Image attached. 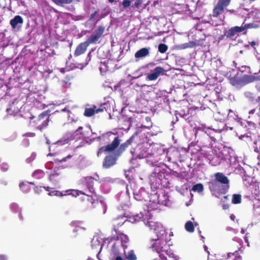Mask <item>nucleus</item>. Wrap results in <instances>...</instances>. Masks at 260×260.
<instances>
[{"mask_svg":"<svg viewBox=\"0 0 260 260\" xmlns=\"http://www.w3.org/2000/svg\"><path fill=\"white\" fill-rule=\"evenodd\" d=\"M114 136V134H113L111 132H109L101 136L98 137L97 138V139H99L100 140H104L105 141L107 139H109L110 137H112Z\"/></svg>","mask_w":260,"mask_h":260,"instance_id":"33","label":"nucleus"},{"mask_svg":"<svg viewBox=\"0 0 260 260\" xmlns=\"http://www.w3.org/2000/svg\"><path fill=\"white\" fill-rule=\"evenodd\" d=\"M71 157H72V155H68L67 157H65L63 158H62V159H61V160H58V159H57L56 160H55V162H56V161H59V162L66 161L67 160V159H68V158H71Z\"/></svg>","mask_w":260,"mask_h":260,"instance_id":"54","label":"nucleus"},{"mask_svg":"<svg viewBox=\"0 0 260 260\" xmlns=\"http://www.w3.org/2000/svg\"><path fill=\"white\" fill-rule=\"evenodd\" d=\"M165 72V70L160 67H157L154 69L153 72L147 75L146 78L150 81L156 80L159 76L163 75Z\"/></svg>","mask_w":260,"mask_h":260,"instance_id":"14","label":"nucleus"},{"mask_svg":"<svg viewBox=\"0 0 260 260\" xmlns=\"http://www.w3.org/2000/svg\"><path fill=\"white\" fill-rule=\"evenodd\" d=\"M97 15H98V12L96 11L94 12L93 14H92L91 15L90 19V20L93 19Z\"/></svg>","mask_w":260,"mask_h":260,"instance_id":"58","label":"nucleus"},{"mask_svg":"<svg viewBox=\"0 0 260 260\" xmlns=\"http://www.w3.org/2000/svg\"><path fill=\"white\" fill-rule=\"evenodd\" d=\"M104 109L103 108H96L95 106L92 108H85L84 115L86 117H90L94 114V113H98L99 112H103Z\"/></svg>","mask_w":260,"mask_h":260,"instance_id":"19","label":"nucleus"},{"mask_svg":"<svg viewBox=\"0 0 260 260\" xmlns=\"http://www.w3.org/2000/svg\"><path fill=\"white\" fill-rule=\"evenodd\" d=\"M255 88L258 91H260V82H258L256 83Z\"/></svg>","mask_w":260,"mask_h":260,"instance_id":"62","label":"nucleus"},{"mask_svg":"<svg viewBox=\"0 0 260 260\" xmlns=\"http://www.w3.org/2000/svg\"><path fill=\"white\" fill-rule=\"evenodd\" d=\"M77 120L71 119H70V117L68 119V122H67V124L70 125H71L72 124H75L76 123Z\"/></svg>","mask_w":260,"mask_h":260,"instance_id":"51","label":"nucleus"},{"mask_svg":"<svg viewBox=\"0 0 260 260\" xmlns=\"http://www.w3.org/2000/svg\"><path fill=\"white\" fill-rule=\"evenodd\" d=\"M148 219H147V220ZM144 223L147 226L149 227L150 230H153L155 232L157 236H159V235H160V237L161 238L162 236L166 235L165 230L161 224L153 221L148 220L147 222L145 220Z\"/></svg>","mask_w":260,"mask_h":260,"instance_id":"9","label":"nucleus"},{"mask_svg":"<svg viewBox=\"0 0 260 260\" xmlns=\"http://www.w3.org/2000/svg\"><path fill=\"white\" fill-rule=\"evenodd\" d=\"M23 23V19L20 16L17 15V24L19 23Z\"/></svg>","mask_w":260,"mask_h":260,"instance_id":"57","label":"nucleus"},{"mask_svg":"<svg viewBox=\"0 0 260 260\" xmlns=\"http://www.w3.org/2000/svg\"><path fill=\"white\" fill-rule=\"evenodd\" d=\"M137 150H131V153L133 154L135 153L136 155L140 159L146 158L148 164L156 166L159 158L156 152V148L154 146L146 143L139 144Z\"/></svg>","mask_w":260,"mask_h":260,"instance_id":"1","label":"nucleus"},{"mask_svg":"<svg viewBox=\"0 0 260 260\" xmlns=\"http://www.w3.org/2000/svg\"><path fill=\"white\" fill-rule=\"evenodd\" d=\"M168 46L165 44H160L158 46V51L161 53L166 52Z\"/></svg>","mask_w":260,"mask_h":260,"instance_id":"37","label":"nucleus"},{"mask_svg":"<svg viewBox=\"0 0 260 260\" xmlns=\"http://www.w3.org/2000/svg\"><path fill=\"white\" fill-rule=\"evenodd\" d=\"M135 138V136L133 135L125 143L121 144L116 150V154L117 155H120L125 150V148L132 144Z\"/></svg>","mask_w":260,"mask_h":260,"instance_id":"16","label":"nucleus"},{"mask_svg":"<svg viewBox=\"0 0 260 260\" xmlns=\"http://www.w3.org/2000/svg\"><path fill=\"white\" fill-rule=\"evenodd\" d=\"M82 128H83L82 126H79L78 129L73 133H67L64 137L56 142L55 143H53L51 146H49V151H51L52 149L54 150V148L55 147L63 145L68 143L70 140L81 139L82 137L84 136V134H83L81 132Z\"/></svg>","mask_w":260,"mask_h":260,"instance_id":"2","label":"nucleus"},{"mask_svg":"<svg viewBox=\"0 0 260 260\" xmlns=\"http://www.w3.org/2000/svg\"><path fill=\"white\" fill-rule=\"evenodd\" d=\"M25 136L30 137H33L35 136V134L34 133H28L25 134Z\"/></svg>","mask_w":260,"mask_h":260,"instance_id":"60","label":"nucleus"},{"mask_svg":"<svg viewBox=\"0 0 260 260\" xmlns=\"http://www.w3.org/2000/svg\"><path fill=\"white\" fill-rule=\"evenodd\" d=\"M164 176L163 170L160 169V166H156L149 177L150 185L157 187L161 184V180Z\"/></svg>","mask_w":260,"mask_h":260,"instance_id":"5","label":"nucleus"},{"mask_svg":"<svg viewBox=\"0 0 260 260\" xmlns=\"http://www.w3.org/2000/svg\"><path fill=\"white\" fill-rule=\"evenodd\" d=\"M121 240V245L123 247V248L124 249L127 246L125 245L128 241V237L123 234H118L116 238L114 237H112L110 238V240Z\"/></svg>","mask_w":260,"mask_h":260,"instance_id":"22","label":"nucleus"},{"mask_svg":"<svg viewBox=\"0 0 260 260\" xmlns=\"http://www.w3.org/2000/svg\"><path fill=\"white\" fill-rule=\"evenodd\" d=\"M87 196H88L89 198L88 199V201L89 202H91V203H95V202H92V200H95L94 199H93V197L92 195H90L89 194H86Z\"/></svg>","mask_w":260,"mask_h":260,"instance_id":"56","label":"nucleus"},{"mask_svg":"<svg viewBox=\"0 0 260 260\" xmlns=\"http://www.w3.org/2000/svg\"><path fill=\"white\" fill-rule=\"evenodd\" d=\"M245 95L246 98L252 101L254 99L253 94L250 92L247 91L245 93Z\"/></svg>","mask_w":260,"mask_h":260,"instance_id":"44","label":"nucleus"},{"mask_svg":"<svg viewBox=\"0 0 260 260\" xmlns=\"http://www.w3.org/2000/svg\"><path fill=\"white\" fill-rule=\"evenodd\" d=\"M36 155L35 153H32L30 157L26 159L27 162L29 163L34 160L36 157Z\"/></svg>","mask_w":260,"mask_h":260,"instance_id":"50","label":"nucleus"},{"mask_svg":"<svg viewBox=\"0 0 260 260\" xmlns=\"http://www.w3.org/2000/svg\"><path fill=\"white\" fill-rule=\"evenodd\" d=\"M10 24L13 28L16 27V16L10 21Z\"/></svg>","mask_w":260,"mask_h":260,"instance_id":"46","label":"nucleus"},{"mask_svg":"<svg viewBox=\"0 0 260 260\" xmlns=\"http://www.w3.org/2000/svg\"><path fill=\"white\" fill-rule=\"evenodd\" d=\"M131 4V1L130 0H123L122 3V5L124 8H128L130 6Z\"/></svg>","mask_w":260,"mask_h":260,"instance_id":"42","label":"nucleus"},{"mask_svg":"<svg viewBox=\"0 0 260 260\" xmlns=\"http://www.w3.org/2000/svg\"><path fill=\"white\" fill-rule=\"evenodd\" d=\"M0 260H7V257L4 255H0Z\"/></svg>","mask_w":260,"mask_h":260,"instance_id":"63","label":"nucleus"},{"mask_svg":"<svg viewBox=\"0 0 260 260\" xmlns=\"http://www.w3.org/2000/svg\"><path fill=\"white\" fill-rule=\"evenodd\" d=\"M210 163L211 165L216 166L220 164V161L218 157L214 156L213 157L212 160H210Z\"/></svg>","mask_w":260,"mask_h":260,"instance_id":"38","label":"nucleus"},{"mask_svg":"<svg viewBox=\"0 0 260 260\" xmlns=\"http://www.w3.org/2000/svg\"><path fill=\"white\" fill-rule=\"evenodd\" d=\"M242 80L245 83L248 84L251 82H254V76L253 75H244L243 77Z\"/></svg>","mask_w":260,"mask_h":260,"instance_id":"30","label":"nucleus"},{"mask_svg":"<svg viewBox=\"0 0 260 260\" xmlns=\"http://www.w3.org/2000/svg\"><path fill=\"white\" fill-rule=\"evenodd\" d=\"M52 1L57 5L70 4L72 2V0H52Z\"/></svg>","mask_w":260,"mask_h":260,"instance_id":"39","label":"nucleus"},{"mask_svg":"<svg viewBox=\"0 0 260 260\" xmlns=\"http://www.w3.org/2000/svg\"><path fill=\"white\" fill-rule=\"evenodd\" d=\"M126 257L128 260H136L137 257L133 251H131L126 254Z\"/></svg>","mask_w":260,"mask_h":260,"instance_id":"36","label":"nucleus"},{"mask_svg":"<svg viewBox=\"0 0 260 260\" xmlns=\"http://www.w3.org/2000/svg\"><path fill=\"white\" fill-rule=\"evenodd\" d=\"M151 200H153V201L152 204L150 205L153 207V209L157 208V207H155V205L156 203L162 204L166 206H170L172 204L170 197L168 193H166L165 192L162 193L161 194L159 195H157L156 194L151 195L150 202L152 201Z\"/></svg>","mask_w":260,"mask_h":260,"instance_id":"4","label":"nucleus"},{"mask_svg":"<svg viewBox=\"0 0 260 260\" xmlns=\"http://www.w3.org/2000/svg\"><path fill=\"white\" fill-rule=\"evenodd\" d=\"M89 45V44L86 41L84 42L80 43L77 47L74 53V55L77 56L83 54L86 51Z\"/></svg>","mask_w":260,"mask_h":260,"instance_id":"15","label":"nucleus"},{"mask_svg":"<svg viewBox=\"0 0 260 260\" xmlns=\"http://www.w3.org/2000/svg\"><path fill=\"white\" fill-rule=\"evenodd\" d=\"M16 107L15 105L14 101L10 104L9 105V107L7 108L6 109V111L7 112L8 115H13L15 116L16 115Z\"/></svg>","mask_w":260,"mask_h":260,"instance_id":"26","label":"nucleus"},{"mask_svg":"<svg viewBox=\"0 0 260 260\" xmlns=\"http://www.w3.org/2000/svg\"><path fill=\"white\" fill-rule=\"evenodd\" d=\"M96 203L98 206H100L103 208V212L104 214H105L106 212L107 207H106V205H105V204L104 203V202L102 201H101L100 202H99L98 201H96Z\"/></svg>","mask_w":260,"mask_h":260,"instance_id":"41","label":"nucleus"},{"mask_svg":"<svg viewBox=\"0 0 260 260\" xmlns=\"http://www.w3.org/2000/svg\"><path fill=\"white\" fill-rule=\"evenodd\" d=\"M146 213L147 215H145V216L142 213L133 215L130 217L129 221L132 223H135L140 221L141 219H144V221L147 219H150L149 212H147Z\"/></svg>","mask_w":260,"mask_h":260,"instance_id":"17","label":"nucleus"},{"mask_svg":"<svg viewBox=\"0 0 260 260\" xmlns=\"http://www.w3.org/2000/svg\"><path fill=\"white\" fill-rule=\"evenodd\" d=\"M71 194H72L73 196H75V197L79 196L80 194H85V193H83L82 191L77 190H72L71 191Z\"/></svg>","mask_w":260,"mask_h":260,"instance_id":"43","label":"nucleus"},{"mask_svg":"<svg viewBox=\"0 0 260 260\" xmlns=\"http://www.w3.org/2000/svg\"><path fill=\"white\" fill-rule=\"evenodd\" d=\"M165 236H166V234L160 237V235L158 237L157 239L154 240L153 243L151 245V248L153 250L156 251L159 253L161 252H167L168 246L167 244V242L165 240Z\"/></svg>","mask_w":260,"mask_h":260,"instance_id":"6","label":"nucleus"},{"mask_svg":"<svg viewBox=\"0 0 260 260\" xmlns=\"http://www.w3.org/2000/svg\"><path fill=\"white\" fill-rule=\"evenodd\" d=\"M58 176H59V174L56 172L51 174L49 176V180L50 181H53V180H55V177Z\"/></svg>","mask_w":260,"mask_h":260,"instance_id":"48","label":"nucleus"},{"mask_svg":"<svg viewBox=\"0 0 260 260\" xmlns=\"http://www.w3.org/2000/svg\"><path fill=\"white\" fill-rule=\"evenodd\" d=\"M49 121V117L46 112H44L39 115L37 121H35L37 124H39L37 128L40 131L47 127Z\"/></svg>","mask_w":260,"mask_h":260,"instance_id":"11","label":"nucleus"},{"mask_svg":"<svg viewBox=\"0 0 260 260\" xmlns=\"http://www.w3.org/2000/svg\"><path fill=\"white\" fill-rule=\"evenodd\" d=\"M134 198L137 201H146L149 198L148 192L143 188L134 192Z\"/></svg>","mask_w":260,"mask_h":260,"instance_id":"13","label":"nucleus"},{"mask_svg":"<svg viewBox=\"0 0 260 260\" xmlns=\"http://www.w3.org/2000/svg\"><path fill=\"white\" fill-rule=\"evenodd\" d=\"M8 169V165L7 164H3L2 166V170L4 171H7Z\"/></svg>","mask_w":260,"mask_h":260,"instance_id":"59","label":"nucleus"},{"mask_svg":"<svg viewBox=\"0 0 260 260\" xmlns=\"http://www.w3.org/2000/svg\"><path fill=\"white\" fill-rule=\"evenodd\" d=\"M143 3L142 0H136L134 6L136 8L139 9Z\"/></svg>","mask_w":260,"mask_h":260,"instance_id":"45","label":"nucleus"},{"mask_svg":"<svg viewBox=\"0 0 260 260\" xmlns=\"http://www.w3.org/2000/svg\"><path fill=\"white\" fill-rule=\"evenodd\" d=\"M254 81H258L260 82V75H258L257 73L254 74Z\"/></svg>","mask_w":260,"mask_h":260,"instance_id":"55","label":"nucleus"},{"mask_svg":"<svg viewBox=\"0 0 260 260\" xmlns=\"http://www.w3.org/2000/svg\"><path fill=\"white\" fill-rule=\"evenodd\" d=\"M96 176L98 178V179H95V180L99 181L100 183H112L114 182V179L110 177H105L100 179L99 175L96 174Z\"/></svg>","mask_w":260,"mask_h":260,"instance_id":"29","label":"nucleus"},{"mask_svg":"<svg viewBox=\"0 0 260 260\" xmlns=\"http://www.w3.org/2000/svg\"><path fill=\"white\" fill-rule=\"evenodd\" d=\"M241 202V196L239 194H234L233 195L232 202L233 204H239Z\"/></svg>","mask_w":260,"mask_h":260,"instance_id":"31","label":"nucleus"},{"mask_svg":"<svg viewBox=\"0 0 260 260\" xmlns=\"http://www.w3.org/2000/svg\"><path fill=\"white\" fill-rule=\"evenodd\" d=\"M168 255L170 256L173 257L175 260H178L179 257L177 255H175L173 253L171 252V251H167V252H166Z\"/></svg>","mask_w":260,"mask_h":260,"instance_id":"47","label":"nucleus"},{"mask_svg":"<svg viewBox=\"0 0 260 260\" xmlns=\"http://www.w3.org/2000/svg\"><path fill=\"white\" fill-rule=\"evenodd\" d=\"M185 228L186 230L189 232H193L194 231V225L193 223L189 221L185 223Z\"/></svg>","mask_w":260,"mask_h":260,"instance_id":"32","label":"nucleus"},{"mask_svg":"<svg viewBox=\"0 0 260 260\" xmlns=\"http://www.w3.org/2000/svg\"><path fill=\"white\" fill-rule=\"evenodd\" d=\"M134 170V168H130L129 170H128L127 171H125V177L126 178H127L128 179H129L130 178L129 177V175L127 174V173H129V172H132Z\"/></svg>","mask_w":260,"mask_h":260,"instance_id":"52","label":"nucleus"},{"mask_svg":"<svg viewBox=\"0 0 260 260\" xmlns=\"http://www.w3.org/2000/svg\"><path fill=\"white\" fill-rule=\"evenodd\" d=\"M249 118L250 116L251 118L255 120H257L258 122L260 120V108H256L252 109L249 112Z\"/></svg>","mask_w":260,"mask_h":260,"instance_id":"24","label":"nucleus"},{"mask_svg":"<svg viewBox=\"0 0 260 260\" xmlns=\"http://www.w3.org/2000/svg\"><path fill=\"white\" fill-rule=\"evenodd\" d=\"M6 93H4L2 96H0V109L3 107L4 105L3 97L6 95Z\"/></svg>","mask_w":260,"mask_h":260,"instance_id":"53","label":"nucleus"},{"mask_svg":"<svg viewBox=\"0 0 260 260\" xmlns=\"http://www.w3.org/2000/svg\"><path fill=\"white\" fill-rule=\"evenodd\" d=\"M19 187L24 192H27L30 189L28 184L24 183V182L19 184Z\"/></svg>","mask_w":260,"mask_h":260,"instance_id":"34","label":"nucleus"},{"mask_svg":"<svg viewBox=\"0 0 260 260\" xmlns=\"http://www.w3.org/2000/svg\"><path fill=\"white\" fill-rule=\"evenodd\" d=\"M116 162V159L111 156H106L103 161V167L105 168H109L111 166H113Z\"/></svg>","mask_w":260,"mask_h":260,"instance_id":"23","label":"nucleus"},{"mask_svg":"<svg viewBox=\"0 0 260 260\" xmlns=\"http://www.w3.org/2000/svg\"><path fill=\"white\" fill-rule=\"evenodd\" d=\"M231 1V0H219L217 4L213 9L212 17L211 18V22L212 25L217 26L222 23L223 20L222 19H219L217 22L214 23L213 18H217L223 12L224 8L229 5Z\"/></svg>","mask_w":260,"mask_h":260,"instance_id":"3","label":"nucleus"},{"mask_svg":"<svg viewBox=\"0 0 260 260\" xmlns=\"http://www.w3.org/2000/svg\"><path fill=\"white\" fill-rule=\"evenodd\" d=\"M215 179L214 181L218 182L219 183H222L224 185H229V180L227 177L221 173H217L215 174Z\"/></svg>","mask_w":260,"mask_h":260,"instance_id":"18","label":"nucleus"},{"mask_svg":"<svg viewBox=\"0 0 260 260\" xmlns=\"http://www.w3.org/2000/svg\"><path fill=\"white\" fill-rule=\"evenodd\" d=\"M42 191V189H41V187H36L35 188V191L38 193H39L40 191Z\"/></svg>","mask_w":260,"mask_h":260,"instance_id":"61","label":"nucleus"},{"mask_svg":"<svg viewBox=\"0 0 260 260\" xmlns=\"http://www.w3.org/2000/svg\"><path fill=\"white\" fill-rule=\"evenodd\" d=\"M209 187L212 191L225 193L229 188V185H224L218 182L212 181L210 182Z\"/></svg>","mask_w":260,"mask_h":260,"instance_id":"10","label":"nucleus"},{"mask_svg":"<svg viewBox=\"0 0 260 260\" xmlns=\"http://www.w3.org/2000/svg\"><path fill=\"white\" fill-rule=\"evenodd\" d=\"M197 45H198V43L196 41H190L188 43L180 44L178 47L180 49H185L188 48H193Z\"/></svg>","mask_w":260,"mask_h":260,"instance_id":"25","label":"nucleus"},{"mask_svg":"<svg viewBox=\"0 0 260 260\" xmlns=\"http://www.w3.org/2000/svg\"><path fill=\"white\" fill-rule=\"evenodd\" d=\"M121 140L118 137H115L112 142L99 149L97 155L99 156L103 152H112L115 150L119 145Z\"/></svg>","mask_w":260,"mask_h":260,"instance_id":"8","label":"nucleus"},{"mask_svg":"<svg viewBox=\"0 0 260 260\" xmlns=\"http://www.w3.org/2000/svg\"><path fill=\"white\" fill-rule=\"evenodd\" d=\"M45 176V172L42 170H37L32 174V177L39 179L43 178Z\"/></svg>","mask_w":260,"mask_h":260,"instance_id":"28","label":"nucleus"},{"mask_svg":"<svg viewBox=\"0 0 260 260\" xmlns=\"http://www.w3.org/2000/svg\"><path fill=\"white\" fill-rule=\"evenodd\" d=\"M104 31L105 28L103 26H99L86 41L89 44L95 43L101 37Z\"/></svg>","mask_w":260,"mask_h":260,"instance_id":"12","label":"nucleus"},{"mask_svg":"<svg viewBox=\"0 0 260 260\" xmlns=\"http://www.w3.org/2000/svg\"><path fill=\"white\" fill-rule=\"evenodd\" d=\"M249 44H250V45H251L252 47H254V46L255 45L257 44V43H256V42H254V41H252V42H249Z\"/></svg>","mask_w":260,"mask_h":260,"instance_id":"64","label":"nucleus"},{"mask_svg":"<svg viewBox=\"0 0 260 260\" xmlns=\"http://www.w3.org/2000/svg\"><path fill=\"white\" fill-rule=\"evenodd\" d=\"M203 185L201 183H199L196 185H194L193 186L192 190L194 191L201 192L203 190Z\"/></svg>","mask_w":260,"mask_h":260,"instance_id":"35","label":"nucleus"},{"mask_svg":"<svg viewBox=\"0 0 260 260\" xmlns=\"http://www.w3.org/2000/svg\"><path fill=\"white\" fill-rule=\"evenodd\" d=\"M127 221L125 216H120L116 219H114L113 224L114 226L121 225Z\"/></svg>","mask_w":260,"mask_h":260,"instance_id":"27","label":"nucleus"},{"mask_svg":"<svg viewBox=\"0 0 260 260\" xmlns=\"http://www.w3.org/2000/svg\"><path fill=\"white\" fill-rule=\"evenodd\" d=\"M94 180V179L91 177H87L85 178L86 186L88 190V191L91 194L94 193V188L93 187Z\"/></svg>","mask_w":260,"mask_h":260,"instance_id":"20","label":"nucleus"},{"mask_svg":"<svg viewBox=\"0 0 260 260\" xmlns=\"http://www.w3.org/2000/svg\"><path fill=\"white\" fill-rule=\"evenodd\" d=\"M22 144L25 147H27L29 145V140L27 138H24L22 142Z\"/></svg>","mask_w":260,"mask_h":260,"instance_id":"49","label":"nucleus"},{"mask_svg":"<svg viewBox=\"0 0 260 260\" xmlns=\"http://www.w3.org/2000/svg\"><path fill=\"white\" fill-rule=\"evenodd\" d=\"M149 53V48H143L135 53V57L136 58H142L148 56Z\"/></svg>","mask_w":260,"mask_h":260,"instance_id":"21","label":"nucleus"},{"mask_svg":"<svg viewBox=\"0 0 260 260\" xmlns=\"http://www.w3.org/2000/svg\"><path fill=\"white\" fill-rule=\"evenodd\" d=\"M249 24L242 25L241 26H235L231 28L224 32V36L231 40H235L239 34L242 32L245 33L247 26Z\"/></svg>","mask_w":260,"mask_h":260,"instance_id":"7","label":"nucleus"},{"mask_svg":"<svg viewBox=\"0 0 260 260\" xmlns=\"http://www.w3.org/2000/svg\"><path fill=\"white\" fill-rule=\"evenodd\" d=\"M48 194L50 196H56L60 197V196H62L64 195L65 194H63L62 192H60L59 191H58V190H53V191H50L49 192Z\"/></svg>","mask_w":260,"mask_h":260,"instance_id":"40","label":"nucleus"}]
</instances>
